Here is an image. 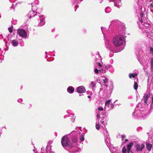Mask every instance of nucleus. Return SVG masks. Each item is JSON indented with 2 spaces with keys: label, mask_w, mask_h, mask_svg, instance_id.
<instances>
[{
  "label": "nucleus",
  "mask_w": 153,
  "mask_h": 153,
  "mask_svg": "<svg viewBox=\"0 0 153 153\" xmlns=\"http://www.w3.org/2000/svg\"><path fill=\"white\" fill-rule=\"evenodd\" d=\"M10 2H15L16 0H9Z\"/></svg>",
  "instance_id": "obj_41"
},
{
  "label": "nucleus",
  "mask_w": 153,
  "mask_h": 153,
  "mask_svg": "<svg viewBox=\"0 0 153 153\" xmlns=\"http://www.w3.org/2000/svg\"><path fill=\"white\" fill-rule=\"evenodd\" d=\"M152 145H153V143H152Z\"/></svg>",
  "instance_id": "obj_57"
},
{
  "label": "nucleus",
  "mask_w": 153,
  "mask_h": 153,
  "mask_svg": "<svg viewBox=\"0 0 153 153\" xmlns=\"http://www.w3.org/2000/svg\"><path fill=\"white\" fill-rule=\"evenodd\" d=\"M101 30H102V33L104 35V29H105L104 28H103V27H101Z\"/></svg>",
  "instance_id": "obj_40"
},
{
  "label": "nucleus",
  "mask_w": 153,
  "mask_h": 153,
  "mask_svg": "<svg viewBox=\"0 0 153 153\" xmlns=\"http://www.w3.org/2000/svg\"><path fill=\"white\" fill-rule=\"evenodd\" d=\"M146 114L145 111H142L139 110H135L133 113L132 116L135 117H143L146 115Z\"/></svg>",
  "instance_id": "obj_6"
},
{
  "label": "nucleus",
  "mask_w": 153,
  "mask_h": 153,
  "mask_svg": "<svg viewBox=\"0 0 153 153\" xmlns=\"http://www.w3.org/2000/svg\"><path fill=\"white\" fill-rule=\"evenodd\" d=\"M76 6H76V5H75V7H76Z\"/></svg>",
  "instance_id": "obj_56"
},
{
  "label": "nucleus",
  "mask_w": 153,
  "mask_h": 153,
  "mask_svg": "<svg viewBox=\"0 0 153 153\" xmlns=\"http://www.w3.org/2000/svg\"><path fill=\"white\" fill-rule=\"evenodd\" d=\"M96 128L99 130L100 128V125L97 124V123H96Z\"/></svg>",
  "instance_id": "obj_29"
},
{
  "label": "nucleus",
  "mask_w": 153,
  "mask_h": 153,
  "mask_svg": "<svg viewBox=\"0 0 153 153\" xmlns=\"http://www.w3.org/2000/svg\"><path fill=\"white\" fill-rule=\"evenodd\" d=\"M152 103H153V96L152 98Z\"/></svg>",
  "instance_id": "obj_51"
},
{
  "label": "nucleus",
  "mask_w": 153,
  "mask_h": 153,
  "mask_svg": "<svg viewBox=\"0 0 153 153\" xmlns=\"http://www.w3.org/2000/svg\"><path fill=\"white\" fill-rule=\"evenodd\" d=\"M95 82H92L90 85V87L91 88H94L95 86Z\"/></svg>",
  "instance_id": "obj_24"
},
{
  "label": "nucleus",
  "mask_w": 153,
  "mask_h": 153,
  "mask_svg": "<svg viewBox=\"0 0 153 153\" xmlns=\"http://www.w3.org/2000/svg\"><path fill=\"white\" fill-rule=\"evenodd\" d=\"M17 33L21 37L23 38H26L27 36L26 31L22 29H18L17 30Z\"/></svg>",
  "instance_id": "obj_9"
},
{
  "label": "nucleus",
  "mask_w": 153,
  "mask_h": 153,
  "mask_svg": "<svg viewBox=\"0 0 153 153\" xmlns=\"http://www.w3.org/2000/svg\"><path fill=\"white\" fill-rule=\"evenodd\" d=\"M144 32L146 33L147 37L148 38H150L149 36H152L153 33V25H150L148 27H144Z\"/></svg>",
  "instance_id": "obj_7"
},
{
  "label": "nucleus",
  "mask_w": 153,
  "mask_h": 153,
  "mask_svg": "<svg viewBox=\"0 0 153 153\" xmlns=\"http://www.w3.org/2000/svg\"><path fill=\"white\" fill-rule=\"evenodd\" d=\"M34 2L35 4H37L39 3V1L38 0H35L34 1Z\"/></svg>",
  "instance_id": "obj_37"
},
{
  "label": "nucleus",
  "mask_w": 153,
  "mask_h": 153,
  "mask_svg": "<svg viewBox=\"0 0 153 153\" xmlns=\"http://www.w3.org/2000/svg\"><path fill=\"white\" fill-rule=\"evenodd\" d=\"M13 26L12 25L11 27H9L8 28V30L10 33H11L13 31Z\"/></svg>",
  "instance_id": "obj_28"
},
{
  "label": "nucleus",
  "mask_w": 153,
  "mask_h": 153,
  "mask_svg": "<svg viewBox=\"0 0 153 153\" xmlns=\"http://www.w3.org/2000/svg\"><path fill=\"white\" fill-rule=\"evenodd\" d=\"M7 38H9V37H7Z\"/></svg>",
  "instance_id": "obj_55"
},
{
  "label": "nucleus",
  "mask_w": 153,
  "mask_h": 153,
  "mask_svg": "<svg viewBox=\"0 0 153 153\" xmlns=\"http://www.w3.org/2000/svg\"><path fill=\"white\" fill-rule=\"evenodd\" d=\"M111 102V100H109L105 102V109H108V108H109V105H110Z\"/></svg>",
  "instance_id": "obj_17"
},
{
  "label": "nucleus",
  "mask_w": 153,
  "mask_h": 153,
  "mask_svg": "<svg viewBox=\"0 0 153 153\" xmlns=\"http://www.w3.org/2000/svg\"><path fill=\"white\" fill-rule=\"evenodd\" d=\"M146 148L147 150L149 151L151 150V148L152 147V144L148 143L146 144Z\"/></svg>",
  "instance_id": "obj_20"
},
{
  "label": "nucleus",
  "mask_w": 153,
  "mask_h": 153,
  "mask_svg": "<svg viewBox=\"0 0 153 153\" xmlns=\"http://www.w3.org/2000/svg\"><path fill=\"white\" fill-rule=\"evenodd\" d=\"M33 151L34 152V151H35V150H34V149H33Z\"/></svg>",
  "instance_id": "obj_54"
},
{
  "label": "nucleus",
  "mask_w": 153,
  "mask_h": 153,
  "mask_svg": "<svg viewBox=\"0 0 153 153\" xmlns=\"http://www.w3.org/2000/svg\"><path fill=\"white\" fill-rule=\"evenodd\" d=\"M67 150H68L69 151V149H69V148H66V149H67Z\"/></svg>",
  "instance_id": "obj_50"
},
{
  "label": "nucleus",
  "mask_w": 153,
  "mask_h": 153,
  "mask_svg": "<svg viewBox=\"0 0 153 153\" xmlns=\"http://www.w3.org/2000/svg\"><path fill=\"white\" fill-rule=\"evenodd\" d=\"M137 74L135 73L134 74L130 73L129 75V77L130 78H134L137 76Z\"/></svg>",
  "instance_id": "obj_21"
},
{
  "label": "nucleus",
  "mask_w": 153,
  "mask_h": 153,
  "mask_svg": "<svg viewBox=\"0 0 153 153\" xmlns=\"http://www.w3.org/2000/svg\"><path fill=\"white\" fill-rule=\"evenodd\" d=\"M116 0H110V1H116Z\"/></svg>",
  "instance_id": "obj_52"
},
{
  "label": "nucleus",
  "mask_w": 153,
  "mask_h": 153,
  "mask_svg": "<svg viewBox=\"0 0 153 153\" xmlns=\"http://www.w3.org/2000/svg\"><path fill=\"white\" fill-rule=\"evenodd\" d=\"M68 92L70 93H72L74 91V88L72 86H69L67 88Z\"/></svg>",
  "instance_id": "obj_16"
},
{
  "label": "nucleus",
  "mask_w": 153,
  "mask_h": 153,
  "mask_svg": "<svg viewBox=\"0 0 153 153\" xmlns=\"http://www.w3.org/2000/svg\"><path fill=\"white\" fill-rule=\"evenodd\" d=\"M12 43L14 46H16L18 44V41L16 39H14L12 41Z\"/></svg>",
  "instance_id": "obj_19"
},
{
  "label": "nucleus",
  "mask_w": 153,
  "mask_h": 153,
  "mask_svg": "<svg viewBox=\"0 0 153 153\" xmlns=\"http://www.w3.org/2000/svg\"><path fill=\"white\" fill-rule=\"evenodd\" d=\"M111 10V8L109 7H106L105 9V11L106 13H109Z\"/></svg>",
  "instance_id": "obj_22"
},
{
  "label": "nucleus",
  "mask_w": 153,
  "mask_h": 153,
  "mask_svg": "<svg viewBox=\"0 0 153 153\" xmlns=\"http://www.w3.org/2000/svg\"><path fill=\"white\" fill-rule=\"evenodd\" d=\"M107 48H109V47H108V46H107Z\"/></svg>",
  "instance_id": "obj_53"
},
{
  "label": "nucleus",
  "mask_w": 153,
  "mask_h": 153,
  "mask_svg": "<svg viewBox=\"0 0 153 153\" xmlns=\"http://www.w3.org/2000/svg\"><path fill=\"white\" fill-rule=\"evenodd\" d=\"M101 123H102V124H103L104 125H106V123H105L104 121L103 120H101Z\"/></svg>",
  "instance_id": "obj_35"
},
{
  "label": "nucleus",
  "mask_w": 153,
  "mask_h": 153,
  "mask_svg": "<svg viewBox=\"0 0 153 153\" xmlns=\"http://www.w3.org/2000/svg\"><path fill=\"white\" fill-rule=\"evenodd\" d=\"M98 56L99 59H96L95 61L97 63V67L98 68H99V70L97 68H95L94 72L96 74L98 73V71H100L101 73H104V71L103 70V69L102 68V67L101 64H100V63H99V62L101 61V57L99 55H98Z\"/></svg>",
  "instance_id": "obj_5"
},
{
  "label": "nucleus",
  "mask_w": 153,
  "mask_h": 153,
  "mask_svg": "<svg viewBox=\"0 0 153 153\" xmlns=\"http://www.w3.org/2000/svg\"><path fill=\"white\" fill-rule=\"evenodd\" d=\"M27 16L29 19L33 17L36 16L37 19H39L40 22L39 23L38 26H41L44 25L45 24V17L42 15H41L40 13L35 14V13L33 11H30L27 14Z\"/></svg>",
  "instance_id": "obj_4"
},
{
  "label": "nucleus",
  "mask_w": 153,
  "mask_h": 153,
  "mask_svg": "<svg viewBox=\"0 0 153 153\" xmlns=\"http://www.w3.org/2000/svg\"><path fill=\"white\" fill-rule=\"evenodd\" d=\"M10 9L11 10H13V11L14 10V7H13V5L10 7Z\"/></svg>",
  "instance_id": "obj_42"
},
{
  "label": "nucleus",
  "mask_w": 153,
  "mask_h": 153,
  "mask_svg": "<svg viewBox=\"0 0 153 153\" xmlns=\"http://www.w3.org/2000/svg\"><path fill=\"white\" fill-rule=\"evenodd\" d=\"M105 67L104 71V73H105L106 70L108 69L109 71L111 73H113L114 71V68L111 65H109L108 66H105Z\"/></svg>",
  "instance_id": "obj_12"
},
{
  "label": "nucleus",
  "mask_w": 153,
  "mask_h": 153,
  "mask_svg": "<svg viewBox=\"0 0 153 153\" xmlns=\"http://www.w3.org/2000/svg\"><path fill=\"white\" fill-rule=\"evenodd\" d=\"M109 27H116L114 31L113 38H125L127 36L125 33V28L124 24L117 20H113L110 22Z\"/></svg>",
  "instance_id": "obj_2"
},
{
  "label": "nucleus",
  "mask_w": 153,
  "mask_h": 153,
  "mask_svg": "<svg viewBox=\"0 0 153 153\" xmlns=\"http://www.w3.org/2000/svg\"><path fill=\"white\" fill-rule=\"evenodd\" d=\"M114 105L113 104H111L110 105H109V108H109V109H111L113 108L114 107Z\"/></svg>",
  "instance_id": "obj_32"
},
{
  "label": "nucleus",
  "mask_w": 153,
  "mask_h": 153,
  "mask_svg": "<svg viewBox=\"0 0 153 153\" xmlns=\"http://www.w3.org/2000/svg\"><path fill=\"white\" fill-rule=\"evenodd\" d=\"M151 63L152 66V64H153V58L151 59Z\"/></svg>",
  "instance_id": "obj_44"
},
{
  "label": "nucleus",
  "mask_w": 153,
  "mask_h": 153,
  "mask_svg": "<svg viewBox=\"0 0 153 153\" xmlns=\"http://www.w3.org/2000/svg\"><path fill=\"white\" fill-rule=\"evenodd\" d=\"M78 132L76 131H72L70 134V136L72 142L74 143L72 145L70 143L69 139L67 136H64L61 140V143L63 146H68L67 148H69V153H79L80 149L76 147L75 145L76 142L77 141V136Z\"/></svg>",
  "instance_id": "obj_1"
},
{
  "label": "nucleus",
  "mask_w": 153,
  "mask_h": 153,
  "mask_svg": "<svg viewBox=\"0 0 153 153\" xmlns=\"http://www.w3.org/2000/svg\"><path fill=\"white\" fill-rule=\"evenodd\" d=\"M98 109L99 111H102L103 110V108L102 107H99L98 108Z\"/></svg>",
  "instance_id": "obj_36"
},
{
  "label": "nucleus",
  "mask_w": 153,
  "mask_h": 153,
  "mask_svg": "<svg viewBox=\"0 0 153 153\" xmlns=\"http://www.w3.org/2000/svg\"><path fill=\"white\" fill-rule=\"evenodd\" d=\"M122 153H127V149L125 146H124L122 150Z\"/></svg>",
  "instance_id": "obj_26"
},
{
  "label": "nucleus",
  "mask_w": 153,
  "mask_h": 153,
  "mask_svg": "<svg viewBox=\"0 0 153 153\" xmlns=\"http://www.w3.org/2000/svg\"><path fill=\"white\" fill-rule=\"evenodd\" d=\"M121 1V0H118V1L115 2L114 3V6L117 7L118 8H120V7L122 5V3Z\"/></svg>",
  "instance_id": "obj_15"
},
{
  "label": "nucleus",
  "mask_w": 153,
  "mask_h": 153,
  "mask_svg": "<svg viewBox=\"0 0 153 153\" xmlns=\"http://www.w3.org/2000/svg\"><path fill=\"white\" fill-rule=\"evenodd\" d=\"M150 48V52L152 53V54L153 55V48L151 47H149Z\"/></svg>",
  "instance_id": "obj_34"
},
{
  "label": "nucleus",
  "mask_w": 153,
  "mask_h": 153,
  "mask_svg": "<svg viewBox=\"0 0 153 153\" xmlns=\"http://www.w3.org/2000/svg\"><path fill=\"white\" fill-rule=\"evenodd\" d=\"M49 153H54L53 151H51L49 152Z\"/></svg>",
  "instance_id": "obj_48"
},
{
  "label": "nucleus",
  "mask_w": 153,
  "mask_h": 153,
  "mask_svg": "<svg viewBox=\"0 0 153 153\" xmlns=\"http://www.w3.org/2000/svg\"><path fill=\"white\" fill-rule=\"evenodd\" d=\"M17 21L16 19H13L12 21V23L13 25H16L17 24Z\"/></svg>",
  "instance_id": "obj_30"
},
{
  "label": "nucleus",
  "mask_w": 153,
  "mask_h": 153,
  "mask_svg": "<svg viewBox=\"0 0 153 153\" xmlns=\"http://www.w3.org/2000/svg\"><path fill=\"white\" fill-rule=\"evenodd\" d=\"M97 118H99L100 117V115L99 114H98L97 115Z\"/></svg>",
  "instance_id": "obj_45"
},
{
  "label": "nucleus",
  "mask_w": 153,
  "mask_h": 153,
  "mask_svg": "<svg viewBox=\"0 0 153 153\" xmlns=\"http://www.w3.org/2000/svg\"><path fill=\"white\" fill-rule=\"evenodd\" d=\"M74 114L72 113L70 114V116L71 117V121L73 122H74L76 117L74 116Z\"/></svg>",
  "instance_id": "obj_23"
},
{
  "label": "nucleus",
  "mask_w": 153,
  "mask_h": 153,
  "mask_svg": "<svg viewBox=\"0 0 153 153\" xmlns=\"http://www.w3.org/2000/svg\"><path fill=\"white\" fill-rule=\"evenodd\" d=\"M128 141V140L127 139H126L125 140V142H124V143H125L126 142H127Z\"/></svg>",
  "instance_id": "obj_47"
},
{
  "label": "nucleus",
  "mask_w": 153,
  "mask_h": 153,
  "mask_svg": "<svg viewBox=\"0 0 153 153\" xmlns=\"http://www.w3.org/2000/svg\"><path fill=\"white\" fill-rule=\"evenodd\" d=\"M133 144V143L132 142H131L129 143L127 145V153H132V151H131V149Z\"/></svg>",
  "instance_id": "obj_14"
},
{
  "label": "nucleus",
  "mask_w": 153,
  "mask_h": 153,
  "mask_svg": "<svg viewBox=\"0 0 153 153\" xmlns=\"http://www.w3.org/2000/svg\"><path fill=\"white\" fill-rule=\"evenodd\" d=\"M114 39L113 43L115 46H120L125 42L124 39Z\"/></svg>",
  "instance_id": "obj_10"
},
{
  "label": "nucleus",
  "mask_w": 153,
  "mask_h": 153,
  "mask_svg": "<svg viewBox=\"0 0 153 153\" xmlns=\"http://www.w3.org/2000/svg\"><path fill=\"white\" fill-rule=\"evenodd\" d=\"M32 4V7H33L34 6V4L33 3H31Z\"/></svg>",
  "instance_id": "obj_46"
},
{
  "label": "nucleus",
  "mask_w": 153,
  "mask_h": 153,
  "mask_svg": "<svg viewBox=\"0 0 153 153\" xmlns=\"http://www.w3.org/2000/svg\"><path fill=\"white\" fill-rule=\"evenodd\" d=\"M100 80L101 83H103L101 85L102 88H100V89H103V87H104L105 88L107 87V86L106 84L108 82V79L105 76H104L101 77L100 79Z\"/></svg>",
  "instance_id": "obj_8"
},
{
  "label": "nucleus",
  "mask_w": 153,
  "mask_h": 153,
  "mask_svg": "<svg viewBox=\"0 0 153 153\" xmlns=\"http://www.w3.org/2000/svg\"><path fill=\"white\" fill-rule=\"evenodd\" d=\"M84 134L82 133V134L81 135L80 137V138L79 139L80 141L81 142H82L84 141Z\"/></svg>",
  "instance_id": "obj_25"
},
{
  "label": "nucleus",
  "mask_w": 153,
  "mask_h": 153,
  "mask_svg": "<svg viewBox=\"0 0 153 153\" xmlns=\"http://www.w3.org/2000/svg\"><path fill=\"white\" fill-rule=\"evenodd\" d=\"M121 137L122 138V140L123 141L124 140V138L126 137V136L124 135H123L121 136Z\"/></svg>",
  "instance_id": "obj_38"
},
{
  "label": "nucleus",
  "mask_w": 153,
  "mask_h": 153,
  "mask_svg": "<svg viewBox=\"0 0 153 153\" xmlns=\"http://www.w3.org/2000/svg\"><path fill=\"white\" fill-rule=\"evenodd\" d=\"M135 148L136 151L138 152L141 151L143 148L144 147V145L143 144L137 143L135 145Z\"/></svg>",
  "instance_id": "obj_11"
},
{
  "label": "nucleus",
  "mask_w": 153,
  "mask_h": 153,
  "mask_svg": "<svg viewBox=\"0 0 153 153\" xmlns=\"http://www.w3.org/2000/svg\"><path fill=\"white\" fill-rule=\"evenodd\" d=\"M149 97V94H146L144 96V101L145 103L147 104V101L148 98Z\"/></svg>",
  "instance_id": "obj_18"
},
{
  "label": "nucleus",
  "mask_w": 153,
  "mask_h": 153,
  "mask_svg": "<svg viewBox=\"0 0 153 153\" xmlns=\"http://www.w3.org/2000/svg\"><path fill=\"white\" fill-rule=\"evenodd\" d=\"M153 110V103H152V104H151V105L150 106V111H152Z\"/></svg>",
  "instance_id": "obj_33"
},
{
  "label": "nucleus",
  "mask_w": 153,
  "mask_h": 153,
  "mask_svg": "<svg viewBox=\"0 0 153 153\" xmlns=\"http://www.w3.org/2000/svg\"><path fill=\"white\" fill-rule=\"evenodd\" d=\"M71 111L70 110H68L67 111V112L68 114H70V113H71Z\"/></svg>",
  "instance_id": "obj_43"
},
{
  "label": "nucleus",
  "mask_w": 153,
  "mask_h": 153,
  "mask_svg": "<svg viewBox=\"0 0 153 153\" xmlns=\"http://www.w3.org/2000/svg\"><path fill=\"white\" fill-rule=\"evenodd\" d=\"M77 92L79 93H84L85 92L86 90L85 87L82 86L78 87L77 88Z\"/></svg>",
  "instance_id": "obj_13"
},
{
  "label": "nucleus",
  "mask_w": 153,
  "mask_h": 153,
  "mask_svg": "<svg viewBox=\"0 0 153 153\" xmlns=\"http://www.w3.org/2000/svg\"><path fill=\"white\" fill-rule=\"evenodd\" d=\"M88 98H91V96H88Z\"/></svg>",
  "instance_id": "obj_49"
},
{
  "label": "nucleus",
  "mask_w": 153,
  "mask_h": 153,
  "mask_svg": "<svg viewBox=\"0 0 153 153\" xmlns=\"http://www.w3.org/2000/svg\"><path fill=\"white\" fill-rule=\"evenodd\" d=\"M134 88L135 90H136L138 88V85L137 83L136 82H134Z\"/></svg>",
  "instance_id": "obj_27"
},
{
  "label": "nucleus",
  "mask_w": 153,
  "mask_h": 153,
  "mask_svg": "<svg viewBox=\"0 0 153 153\" xmlns=\"http://www.w3.org/2000/svg\"><path fill=\"white\" fill-rule=\"evenodd\" d=\"M73 2H74V1H75V3L78 4L79 3L81 2L83 0H72Z\"/></svg>",
  "instance_id": "obj_31"
},
{
  "label": "nucleus",
  "mask_w": 153,
  "mask_h": 153,
  "mask_svg": "<svg viewBox=\"0 0 153 153\" xmlns=\"http://www.w3.org/2000/svg\"><path fill=\"white\" fill-rule=\"evenodd\" d=\"M139 2L138 1V3H137V4L135 5V6L134 7V9L140 21V22L142 24L144 25V27L143 28V30H144V29H145L144 27H148V26L150 25L148 23H146L144 22L143 21L144 19L143 16V12L139 9Z\"/></svg>",
  "instance_id": "obj_3"
},
{
  "label": "nucleus",
  "mask_w": 153,
  "mask_h": 153,
  "mask_svg": "<svg viewBox=\"0 0 153 153\" xmlns=\"http://www.w3.org/2000/svg\"><path fill=\"white\" fill-rule=\"evenodd\" d=\"M17 101L19 102H21L22 101V99H19Z\"/></svg>",
  "instance_id": "obj_39"
}]
</instances>
